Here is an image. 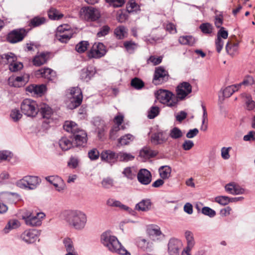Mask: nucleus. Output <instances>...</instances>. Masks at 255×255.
Listing matches in <instances>:
<instances>
[{
    "label": "nucleus",
    "mask_w": 255,
    "mask_h": 255,
    "mask_svg": "<svg viewBox=\"0 0 255 255\" xmlns=\"http://www.w3.org/2000/svg\"><path fill=\"white\" fill-rule=\"evenodd\" d=\"M64 130L73 134L71 137L72 141L67 137H62L59 141V144L63 150H67L73 147L83 146L87 142L86 132L80 129L78 125L73 122L66 121L63 125Z\"/></svg>",
    "instance_id": "f257e3e1"
},
{
    "label": "nucleus",
    "mask_w": 255,
    "mask_h": 255,
    "mask_svg": "<svg viewBox=\"0 0 255 255\" xmlns=\"http://www.w3.org/2000/svg\"><path fill=\"white\" fill-rule=\"evenodd\" d=\"M101 242L103 245L113 253L121 255H130V253L120 242L118 238L110 231H106L101 235Z\"/></svg>",
    "instance_id": "f03ea898"
},
{
    "label": "nucleus",
    "mask_w": 255,
    "mask_h": 255,
    "mask_svg": "<svg viewBox=\"0 0 255 255\" xmlns=\"http://www.w3.org/2000/svg\"><path fill=\"white\" fill-rule=\"evenodd\" d=\"M64 216L66 222L77 230H83L87 222V215L79 210L66 211L64 213Z\"/></svg>",
    "instance_id": "7ed1b4c3"
},
{
    "label": "nucleus",
    "mask_w": 255,
    "mask_h": 255,
    "mask_svg": "<svg viewBox=\"0 0 255 255\" xmlns=\"http://www.w3.org/2000/svg\"><path fill=\"white\" fill-rule=\"evenodd\" d=\"M69 103L68 107L70 109H74L78 107L82 103L83 94L78 87H72L68 90L67 94Z\"/></svg>",
    "instance_id": "20e7f679"
},
{
    "label": "nucleus",
    "mask_w": 255,
    "mask_h": 255,
    "mask_svg": "<svg viewBox=\"0 0 255 255\" xmlns=\"http://www.w3.org/2000/svg\"><path fill=\"white\" fill-rule=\"evenodd\" d=\"M156 98L162 104L168 107H174L177 103V100L173 94L168 90L159 89L155 92Z\"/></svg>",
    "instance_id": "39448f33"
},
{
    "label": "nucleus",
    "mask_w": 255,
    "mask_h": 255,
    "mask_svg": "<svg viewBox=\"0 0 255 255\" xmlns=\"http://www.w3.org/2000/svg\"><path fill=\"white\" fill-rule=\"evenodd\" d=\"M21 112L28 117H35L39 109L36 102L30 99L23 100L20 104Z\"/></svg>",
    "instance_id": "423d86ee"
},
{
    "label": "nucleus",
    "mask_w": 255,
    "mask_h": 255,
    "mask_svg": "<svg viewBox=\"0 0 255 255\" xmlns=\"http://www.w3.org/2000/svg\"><path fill=\"white\" fill-rule=\"evenodd\" d=\"M45 217L43 213H36L26 211L22 215V219L24 220L25 224L29 226H39L41 224L42 219Z\"/></svg>",
    "instance_id": "0eeeda50"
},
{
    "label": "nucleus",
    "mask_w": 255,
    "mask_h": 255,
    "mask_svg": "<svg viewBox=\"0 0 255 255\" xmlns=\"http://www.w3.org/2000/svg\"><path fill=\"white\" fill-rule=\"evenodd\" d=\"M80 14L82 18L89 21H95L101 16L99 10L92 6L83 7L80 10Z\"/></svg>",
    "instance_id": "6e6552de"
},
{
    "label": "nucleus",
    "mask_w": 255,
    "mask_h": 255,
    "mask_svg": "<svg viewBox=\"0 0 255 255\" xmlns=\"http://www.w3.org/2000/svg\"><path fill=\"white\" fill-rule=\"evenodd\" d=\"M41 182L37 176H25L17 182L18 186L23 189L33 190L36 188Z\"/></svg>",
    "instance_id": "1a4fd4ad"
},
{
    "label": "nucleus",
    "mask_w": 255,
    "mask_h": 255,
    "mask_svg": "<svg viewBox=\"0 0 255 255\" xmlns=\"http://www.w3.org/2000/svg\"><path fill=\"white\" fill-rule=\"evenodd\" d=\"M169 78L168 72L162 66L155 68L152 79V83L155 85H161L166 82Z\"/></svg>",
    "instance_id": "9d476101"
},
{
    "label": "nucleus",
    "mask_w": 255,
    "mask_h": 255,
    "mask_svg": "<svg viewBox=\"0 0 255 255\" xmlns=\"http://www.w3.org/2000/svg\"><path fill=\"white\" fill-rule=\"evenodd\" d=\"M40 235L38 230L35 229H28L25 230L18 236L21 241L27 244H33L36 242Z\"/></svg>",
    "instance_id": "9b49d317"
},
{
    "label": "nucleus",
    "mask_w": 255,
    "mask_h": 255,
    "mask_svg": "<svg viewBox=\"0 0 255 255\" xmlns=\"http://www.w3.org/2000/svg\"><path fill=\"white\" fill-rule=\"evenodd\" d=\"M107 53L106 46L101 42L95 43L89 51L88 56L90 58H100Z\"/></svg>",
    "instance_id": "f8f14e48"
},
{
    "label": "nucleus",
    "mask_w": 255,
    "mask_h": 255,
    "mask_svg": "<svg viewBox=\"0 0 255 255\" xmlns=\"http://www.w3.org/2000/svg\"><path fill=\"white\" fill-rule=\"evenodd\" d=\"M192 87L187 82H183L178 84L176 89L177 98L183 100L192 92Z\"/></svg>",
    "instance_id": "ddd939ff"
},
{
    "label": "nucleus",
    "mask_w": 255,
    "mask_h": 255,
    "mask_svg": "<svg viewBox=\"0 0 255 255\" xmlns=\"http://www.w3.org/2000/svg\"><path fill=\"white\" fill-rule=\"evenodd\" d=\"M182 242L176 239H171L168 244V252L170 255H182Z\"/></svg>",
    "instance_id": "4468645a"
},
{
    "label": "nucleus",
    "mask_w": 255,
    "mask_h": 255,
    "mask_svg": "<svg viewBox=\"0 0 255 255\" xmlns=\"http://www.w3.org/2000/svg\"><path fill=\"white\" fill-rule=\"evenodd\" d=\"M26 34L24 29H15L8 33L7 40L11 43H15L21 41Z\"/></svg>",
    "instance_id": "2eb2a0df"
},
{
    "label": "nucleus",
    "mask_w": 255,
    "mask_h": 255,
    "mask_svg": "<svg viewBox=\"0 0 255 255\" xmlns=\"http://www.w3.org/2000/svg\"><path fill=\"white\" fill-rule=\"evenodd\" d=\"M185 237L186 240L187 246L182 250V255H191V251L194 248L195 242L193 234L189 231H186L185 232Z\"/></svg>",
    "instance_id": "dca6fc26"
},
{
    "label": "nucleus",
    "mask_w": 255,
    "mask_h": 255,
    "mask_svg": "<svg viewBox=\"0 0 255 255\" xmlns=\"http://www.w3.org/2000/svg\"><path fill=\"white\" fill-rule=\"evenodd\" d=\"M46 181L52 184L56 191L58 192L63 191L66 185L63 180L58 176H49L45 178Z\"/></svg>",
    "instance_id": "f3484780"
},
{
    "label": "nucleus",
    "mask_w": 255,
    "mask_h": 255,
    "mask_svg": "<svg viewBox=\"0 0 255 255\" xmlns=\"http://www.w3.org/2000/svg\"><path fill=\"white\" fill-rule=\"evenodd\" d=\"M50 58V53L43 52L38 53L33 58L32 63L35 66H40L47 62Z\"/></svg>",
    "instance_id": "a211bd4d"
},
{
    "label": "nucleus",
    "mask_w": 255,
    "mask_h": 255,
    "mask_svg": "<svg viewBox=\"0 0 255 255\" xmlns=\"http://www.w3.org/2000/svg\"><path fill=\"white\" fill-rule=\"evenodd\" d=\"M228 36V32L225 30L224 27H221L217 33V39L216 40V50L218 53H220L223 47L224 42L221 38L227 39Z\"/></svg>",
    "instance_id": "6ab92c4d"
},
{
    "label": "nucleus",
    "mask_w": 255,
    "mask_h": 255,
    "mask_svg": "<svg viewBox=\"0 0 255 255\" xmlns=\"http://www.w3.org/2000/svg\"><path fill=\"white\" fill-rule=\"evenodd\" d=\"M124 119V116L121 113H119L114 119V122L117 125L110 131V137L111 139H115L116 137L117 132L120 130V126H121Z\"/></svg>",
    "instance_id": "aec40b11"
},
{
    "label": "nucleus",
    "mask_w": 255,
    "mask_h": 255,
    "mask_svg": "<svg viewBox=\"0 0 255 255\" xmlns=\"http://www.w3.org/2000/svg\"><path fill=\"white\" fill-rule=\"evenodd\" d=\"M28 80L29 77L27 75L17 76L16 77H11L8 79V83L10 86L19 87L25 85Z\"/></svg>",
    "instance_id": "412c9836"
},
{
    "label": "nucleus",
    "mask_w": 255,
    "mask_h": 255,
    "mask_svg": "<svg viewBox=\"0 0 255 255\" xmlns=\"http://www.w3.org/2000/svg\"><path fill=\"white\" fill-rule=\"evenodd\" d=\"M106 204L110 207H119L120 209L126 211L129 214L134 215L135 212L129 207L123 205L119 201L115 200L114 199L109 198L106 201Z\"/></svg>",
    "instance_id": "4be33fe9"
},
{
    "label": "nucleus",
    "mask_w": 255,
    "mask_h": 255,
    "mask_svg": "<svg viewBox=\"0 0 255 255\" xmlns=\"http://www.w3.org/2000/svg\"><path fill=\"white\" fill-rule=\"evenodd\" d=\"M35 75L37 77H41L46 78L49 80H52L56 76V73L50 68H44L37 70L35 72Z\"/></svg>",
    "instance_id": "5701e85b"
},
{
    "label": "nucleus",
    "mask_w": 255,
    "mask_h": 255,
    "mask_svg": "<svg viewBox=\"0 0 255 255\" xmlns=\"http://www.w3.org/2000/svg\"><path fill=\"white\" fill-rule=\"evenodd\" d=\"M225 189L226 192L232 195L242 194L245 190L235 182L229 183L226 185Z\"/></svg>",
    "instance_id": "b1692460"
},
{
    "label": "nucleus",
    "mask_w": 255,
    "mask_h": 255,
    "mask_svg": "<svg viewBox=\"0 0 255 255\" xmlns=\"http://www.w3.org/2000/svg\"><path fill=\"white\" fill-rule=\"evenodd\" d=\"M102 161H105L109 163H113L117 160V154L115 152L111 150L103 151L100 155Z\"/></svg>",
    "instance_id": "393cba45"
},
{
    "label": "nucleus",
    "mask_w": 255,
    "mask_h": 255,
    "mask_svg": "<svg viewBox=\"0 0 255 255\" xmlns=\"http://www.w3.org/2000/svg\"><path fill=\"white\" fill-rule=\"evenodd\" d=\"M43 119H46L48 121H44L46 123H50V121H52L50 118L53 114V111L52 109L46 104H43L41 106V107L39 110Z\"/></svg>",
    "instance_id": "a878e982"
},
{
    "label": "nucleus",
    "mask_w": 255,
    "mask_h": 255,
    "mask_svg": "<svg viewBox=\"0 0 255 255\" xmlns=\"http://www.w3.org/2000/svg\"><path fill=\"white\" fill-rule=\"evenodd\" d=\"M46 90L45 85L42 84L40 85H31L26 88V91L31 93L37 95L43 94Z\"/></svg>",
    "instance_id": "bb28decb"
},
{
    "label": "nucleus",
    "mask_w": 255,
    "mask_h": 255,
    "mask_svg": "<svg viewBox=\"0 0 255 255\" xmlns=\"http://www.w3.org/2000/svg\"><path fill=\"white\" fill-rule=\"evenodd\" d=\"M20 226V223L17 220H10L2 230V233L4 234H7L11 230L16 229L19 227Z\"/></svg>",
    "instance_id": "cd10ccee"
},
{
    "label": "nucleus",
    "mask_w": 255,
    "mask_h": 255,
    "mask_svg": "<svg viewBox=\"0 0 255 255\" xmlns=\"http://www.w3.org/2000/svg\"><path fill=\"white\" fill-rule=\"evenodd\" d=\"M146 232L149 237L151 239L158 237L161 234L160 228L156 226L149 225L147 226Z\"/></svg>",
    "instance_id": "c85d7f7f"
},
{
    "label": "nucleus",
    "mask_w": 255,
    "mask_h": 255,
    "mask_svg": "<svg viewBox=\"0 0 255 255\" xmlns=\"http://www.w3.org/2000/svg\"><path fill=\"white\" fill-rule=\"evenodd\" d=\"M159 175L162 179H168L171 172V168L169 166L164 165L159 167L158 169Z\"/></svg>",
    "instance_id": "c756f323"
},
{
    "label": "nucleus",
    "mask_w": 255,
    "mask_h": 255,
    "mask_svg": "<svg viewBox=\"0 0 255 255\" xmlns=\"http://www.w3.org/2000/svg\"><path fill=\"white\" fill-rule=\"evenodd\" d=\"M95 73V71L92 68L83 69L81 72L80 77L82 80L88 82Z\"/></svg>",
    "instance_id": "7c9ffc66"
},
{
    "label": "nucleus",
    "mask_w": 255,
    "mask_h": 255,
    "mask_svg": "<svg viewBox=\"0 0 255 255\" xmlns=\"http://www.w3.org/2000/svg\"><path fill=\"white\" fill-rule=\"evenodd\" d=\"M179 42L182 45L193 46L196 43L195 38L192 36H180L178 39Z\"/></svg>",
    "instance_id": "2f4dec72"
},
{
    "label": "nucleus",
    "mask_w": 255,
    "mask_h": 255,
    "mask_svg": "<svg viewBox=\"0 0 255 255\" xmlns=\"http://www.w3.org/2000/svg\"><path fill=\"white\" fill-rule=\"evenodd\" d=\"M150 140L152 143L154 144L162 143L166 140L162 132L155 133L151 136Z\"/></svg>",
    "instance_id": "473e14b6"
},
{
    "label": "nucleus",
    "mask_w": 255,
    "mask_h": 255,
    "mask_svg": "<svg viewBox=\"0 0 255 255\" xmlns=\"http://www.w3.org/2000/svg\"><path fill=\"white\" fill-rule=\"evenodd\" d=\"M127 29L124 26L117 27L114 31L116 37L119 39H122L127 36Z\"/></svg>",
    "instance_id": "72a5a7b5"
},
{
    "label": "nucleus",
    "mask_w": 255,
    "mask_h": 255,
    "mask_svg": "<svg viewBox=\"0 0 255 255\" xmlns=\"http://www.w3.org/2000/svg\"><path fill=\"white\" fill-rule=\"evenodd\" d=\"M240 88V85H233L226 87L223 91V95L225 97H230L234 93Z\"/></svg>",
    "instance_id": "f704fd0d"
},
{
    "label": "nucleus",
    "mask_w": 255,
    "mask_h": 255,
    "mask_svg": "<svg viewBox=\"0 0 255 255\" xmlns=\"http://www.w3.org/2000/svg\"><path fill=\"white\" fill-rule=\"evenodd\" d=\"M46 22V19L44 17L35 16L31 19L29 22V26L30 27L39 26Z\"/></svg>",
    "instance_id": "c9c22d12"
},
{
    "label": "nucleus",
    "mask_w": 255,
    "mask_h": 255,
    "mask_svg": "<svg viewBox=\"0 0 255 255\" xmlns=\"http://www.w3.org/2000/svg\"><path fill=\"white\" fill-rule=\"evenodd\" d=\"M227 52L231 56H234L238 53V44L228 42L226 46Z\"/></svg>",
    "instance_id": "e433bc0d"
},
{
    "label": "nucleus",
    "mask_w": 255,
    "mask_h": 255,
    "mask_svg": "<svg viewBox=\"0 0 255 255\" xmlns=\"http://www.w3.org/2000/svg\"><path fill=\"white\" fill-rule=\"evenodd\" d=\"M117 159L121 161L128 162L132 160L134 158V156L130 153L124 152H120L117 154Z\"/></svg>",
    "instance_id": "4c0bfd02"
},
{
    "label": "nucleus",
    "mask_w": 255,
    "mask_h": 255,
    "mask_svg": "<svg viewBox=\"0 0 255 255\" xmlns=\"http://www.w3.org/2000/svg\"><path fill=\"white\" fill-rule=\"evenodd\" d=\"M137 173V169L134 167H128L126 168L123 172V173L128 179H132L135 177Z\"/></svg>",
    "instance_id": "58836bf2"
},
{
    "label": "nucleus",
    "mask_w": 255,
    "mask_h": 255,
    "mask_svg": "<svg viewBox=\"0 0 255 255\" xmlns=\"http://www.w3.org/2000/svg\"><path fill=\"white\" fill-rule=\"evenodd\" d=\"M160 112V109L157 106H152L147 112V117L149 119H153L157 117Z\"/></svg>",
    "instance_id": "ea45409f"
},
{
    "label": "nucleus",
    "mask_w": 255,
    "mask_h": 255,
    "mask_svg": "<svg viewBox=\"0 0 255 255\" xmlns=\"http://www.w3.org/2000/svg\"><path fill=\"white\" fill-rule=\"evenodd\" d=\"M63 243L67 253L76 251L74 243L71 239L65 238L63 240Z\"/></svg>",
    "instance_id": "a19ab883"
},
{
    "label": "nucleus",
    "mask_w": 255,
    "mask_h": 255,
    "mask_svg": "<svg viewBox=\"0 0 255 255\" xmlns=\"http://www.w3.org/2000/svg\"><path fill=\"white\" fill-rule=\"evenodd\" d=\"M0 58L3 60L4 63L9 64V65L13 64L16 60V57L12 53L4 54L0 57Z\"/></svg>",
    "instance_id": "79ce46f5"
},
{
    "label": "nucleus",
    "mask_w": 255,
    "mask_h": 255,
    "mask_svg": "<svg viewBox=\"0 0 255 255\" xmlns=\"http://www.w3.org/2000/svg\"><path fill=\"white\" fill-rule=\"evenodd\" d=\"M73 33H65L56 34V37L57 40L62 43H67L72 37Z\"/></svg>",
    "instance_id": "37998d69"
},
{
    "label": "nucleus",
    "mask_w": 255,
    "mask_h": 255,
    "mask_svg": "<svg viewBox=\"0 0 255 255\" xmlns=\"http://www.w3.org/2000/svg\"><path fill=\"white\" fill-rule=\"evenodd\" d=\"M48 16L50 19L52 20H59L63 16V14L59 12L55 8H51L48 11Z\"/></svg>",
    "instance_id": "c03bdc74"
},
{
    "label": "nucleus",
    "mask_w": 255,
    "mask_h": 255,
    "mask_svg": "<svg viewBox=\"0 0 255 255\" xmlns=\"http://www.w3.org/2000/svg\"><path fill=\"white\" fill-rule=\"evenodd\" d=\"M199 27L201 31L204 34H211L213 29L212 25L208 22L202 23Z\"/></svg>",
    "instance_id": "a18cd8bd"
},
{
    "label": "nucleus",
    "mask_w": 255,
    "mask_h": 255,
    "mask_svg": "<svg viewBox=\"0 0 255 255\" xmlns=\"http://www.w3.org/2000/svg\"><path fill=\"white\" fill-rule=\"evenodd\" d=\"M89 45L87 41H81L76 45L75 49L79 53H83L87 49Z\"/></svg>",
    "instance_id": "49530a36"
},
{
    "label": "nucleus",
    "mask_w": 255,
    "mask_h": 255,
    "mask_svg": "<svg viewBox=\"0 0 255 255\" xmlns=\"http://www.w3.org/2000/svg\"><path fill=\"white\" fill-rule=\"evenodd\" d=\"M133 136L130 134H128L121 137L119 139V143L122 145L129 144L133 139Z\"/></svg>",
    "instance_id": "de8ad7c7"
},
{
    "label": "nucleus",
    "mask_w": 255,
    "mask_h": 255,
    "mask_svg": "<svg viewBox=\"0 0 255 255\" xmlns=\"http://www.w3.org/2000/svg\"><path fill=\"white\" fill-rule=\"evenodd\" d=\"M124 45L127 51L129 53H132L136 48V44L131 41H127L124 43Z\"/></svg>",
    "instance_id": "09e8293b"
},
{
    "label": "nucleus",
    "mask_w": 255,
    "mask_h": 255,
    "mask_svg": "<svg viewBox=\"0 0 255 255\" xmlns=\"http://www.w3.org/2000/svg\"><path fill=\"white\" fill-rule=\"evenodd\" d=\"M58 33H73V30L70 25L68 24H64L59 26L57 28V32Z\"/></svg>",
    "instance_id": "8fccbe9b"
},
{
    "label": "nucleus",
    "mask_w": 255,
    "mask_h": 255,
    "mask_svg": "<svg viewBox=\"0 0 255 255\" xmlns=\"http://www.w3.org/2000/svg\"><path fill=\"white\" fill-rule=\"evenodd\" d=\"M10 117L14 122H16L21 119L22 115L19 110L14 109L11 110Z\"/></svg>",
    "instance_id": "3c124183"
},
{
    "label": "nucleus",
    "mask_w": 255,
    "mask_h": 255,
    "mask_svg": "<svg viewBox=\"0 0 255 255\" xmlns=\"http://www.w3.org/2000/svg\"><path fill=\"white\" fill-rule=\"evenodd\" d=\"M183 135L181 130L178 128H173L170 132V136L173 139L180 138Z\"/></svg>",
    "instance_id": "603ef678"
},
{
    "label": "nucleus",
    "mask_w": 255,
    "mask_h": 255,
    "mask_svg": "<svg viewBox=\"0 0 255 255\" xmlns=\"http://www.w3.org/2000/svg\"><path fill=\"white\" fill-rule=\"evenodd\" d=\"M139 9V6L135 2V0H131L128 4L127 10L128 12L136 11Z\"/></svg>",
    "instance_id": "864d4df0"
},
{
    "label": "nucleus",
    "mask_w": 255,
    "mask_h": 255,
    "mask_svg": "<svg viewBox=\"0 0 255 255\" xmlns=\"http://www.w3.org/2000/svg\"><path fill=\"white\" fill-rule=\"evenodd\" d=\"M131 85L134 88L139 90L143 87V82L137 78H134L131 81Z\"/></svg>",
    "instance_id": "5fc2aeb1"
},
{
    "label": "nucleus",
    "mask_w": 255,
    "mask_h": 255,
    "mask_svg": "<svg viewBox=\"0 0 255 255\" xmlns=\"http://www.w3.org/2000/svg\"><path fill=\"white\" fill-rule=\"evenodd\" d=\"M215 201L222 205L225 206L230 203V198L225 196H218L215 198Z\"/></svg>",
    "instance_id": "6e6d98bb"
},
{
    "label": "nucleus",
    "mask_w": 255,
    "mask_h": 255,
    "mask_svg": "<svg viewBox=\"0 0 255 255\" xmlns=\"http://www.w3.org/2000/svg\"><path fill=\"white\" fill-rule=\"evenodd\" d=\"M100 152L96 148H93L89 151L88 157L91 160H96L100 156Z\"/></svg>",
    "instance_id": "4d7b16f0"
},
{
    "label": "nucleus",
    "mask_w": 255,
    "mask_h": 255,
    "mask_svg": "<svg viewBox=\"0 0 255 255\" xmlns=\"http://www.w3.org/2000/svg\"><path fill=\"white\" fill-rule=\"evenodd\" d=\"M102 187L106 189H109L114 186L113 180L109 177L103 179L102 181Z\"/></svg>",
    "instance_id": "13d9d810"
},
{
    "label": "nucleus",
    "mask_w": 255,
    "mask_h": 255,
    "mask_svg": "<svg viewBox=\"0 0 255 255\" xmlns=\"http://www.w3.org/2000/svg\"><path fill=\"white\" fill-rule=\"evenodd\" d=\"M110 30V28L108 25H104L100 29V30L97 33V35L98 37L105 36L109 33Z\"/></svg>",
    "instance_id": "bf43d9fd"
},
{
    "label": "nucleus",
    "mask_w": 255,
    "mask_h": 255,
    "mask_svg": "<svg viewBox=\"0 0 255 255\" xmlns=\"http://www.w3.org/2000/svg\"><path fill=\"white\" fill-rule=\"evenodd\" d=\"M106 1L115 7L122 6L126 2V0H106Z\"/></svg>",
    "instance_id": "052dcab7"
},
{
    "label": "nucleus",
    "mask_w": 255,
    "mask_h": 255,
    "mask_svg": "<svg viewBox=\"0 0 255 255\" xmlns=\"http://www.w3.org/2000/svg\"><path fill=\"white\" fill-rule=\"evenodd\" d=\"M162 60V57H155L154 56H151L147 60L148 64L152 63L153 65H157L159 64Z\"/></svg>",
    "instance_id": "680f3d73"
},
{
    "label": "nucleus",
    "mask_w": 255,
    "mask_h": 255,
    "mask_svg": "<svg viewBox=\"0 0 255 255\" xmlns=\"http://www.w3.org/2000/svg\"><path fill=\"white\" fill-rule=\"evenodd\" d=\"M202 213L210 217H213L216 215V212L208 207H203L202 209Z\"/></svg>",
    "instance_id": "e2e57ef3"
},
{
    "label": "nucleus",
    "mask_w": 255,
    "mask_h": 255,
    "mask_svg": "<svg viewBox=\"0 0 255 255\" xmlns=\"http://www.w3.org/2000/svg\"><path fill=\"white\" fill-rule=\"evenodd\" d=\"M223 23V16L222 14L217 15L215 17L214 24L218 28L223 27L222 25Z\"/></svg>",
    "instance_id": "0e129e2a"
},
{
    "label": "nucleus",
    "mask_w": 255,
    "mask_h": 255,
    "mask_svg": "<svg viewBox=\"0 0 255 255\" xmlns=\"http://www.w3.org/2000/svg\"><path fill=\"white\" fill-rule=\"evenodd\" d=\"M23 64L21 62H15L13 64L9 65V69L11 71L16 72L22 69Z\"/></svg>",
    "instance_id": "69168bd1"
},
{
    "label": "nucleus",
    "mask_w": 255,
    "mask_h": 255,
    "mask_svg": "<svg viewBox=\"0 0 255 255\" xmlns=\"http://www.w3.org/2000/svg\"><path fill=\"white\" fill-rule=\"evenodd\" d=\"M144 160L145 159V158L146 157H147V158L153 157L155 156L157 154V152L156 151L152 150L147 147H146V148L144 147Z\"/></svg>",
    "instance_id": "338daca9"
},
{
    "label": "nucleus",
    "mask_w": 255,
    "mask_h": 255,
    "mask_svg": "<svg viewBox=\"0 0 255 255\" xmlns=\"http://www.w3.org/2000/svg\"><path fill=\"white\" fill-rule=\"evenodd\" d=\"M246 103L247 105V108L249 110H251L255 107V103L252 99L250 95L246 96Z\"/></svg>",
    "instance_id": "774afa93"
}]
</instances>
